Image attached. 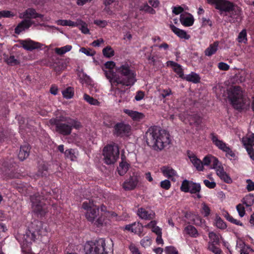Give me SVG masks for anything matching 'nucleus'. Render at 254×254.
<instances>
[{
    "label": "nucleus",
    "instance_id": "1",
    "mask_svg": "<svg viewBox=\"0 0 254 254\" xmlns=\"http://www.w3.org/2000/svg\"><path fill=\"white\" fill-rule=\"evenodd\" d=\"M145 137L147 145L157 151L163 150L171 142L169 133L157 126L150 127Z\"/></svg>",
    "mask_w": 254,
    "mask_h": 254
},
{
    "label": "nucleus",
    "instance_id": "2",
    "mask_svg": "<svg viewBox=\"0 0 254 254\" xmlns=\"http://www.w3.org/2000/svg\"><path fill=\"white\" fill-rule=\"evenodd\" d=\"M118 74L116 84L131 87L137 81V74L134 65L129 61H125L116 67Z\"/></svg>",
    "mask_w": 254,
    "mask_h": 254
},
{
    "label": "nucleus",
    "instance_id": "3",
    "mask_svg": "<svg viewBox=\"0 0 254 254\" xmlns=\"http://www.w3.org/2000/svg\"><path fill=\"white\" fill-rule=\"evenodd\" d=\"M50 122L52 125L55 126L56 132L63 136L70 135L73 128L79 129L82 127L81 123L77 119L62 115L51 119Z\"/></svg>",
    "mask_w": 254,
    "mask_h": 254
},
{
    "label": "nucleus",
    "instance_id": "4",
    "mask_svg": "<svg viewBox=\"0 0 254 254\" xmlns=\"http://www.w3.org/2000/svg\"><path fill=\"white\" fill-rule=\"evenodd\" d=\"M50 194V191L43 190L41 194L36 193L30 196L33 211L37 215L42 217L48 212L47 206L42 200L47 199Z\"/></svg>",
    "mask_w": 254,
    "mask_h": 254
},
{
    "label": "nucleus",
    "instance_id": "5",
    "mask_svg": "<svg viewBox=\"0 0 254 254\" xmlns=\"http://www.w3.org/2000/svg\"><path fill=\"white\" fill-rule=\"evenodd\" d=\"M228 97L233 107L239 110L244 105L243 94L241 88L238 86H232L227 90Z\"/></svg>",
    "mask_w": 254,
    "mask_h": 254
},
{
    "label": "nucleus",
    "instance_id": "6",
    "mask_svg": "<svg viewBox=\"0 0 254 254\" xmlns=\"http://www.w3.org/2000/svg\"><path fill=\"white\" fill-rule=\"evenodd\" d=\"M105 246V240L100 238L95 241L87 242L84 245V250L86 254H108Z\"/></svg>",
    "mask_w": 254,
    "mask_h": 254
},
{
    "label": "nucleus",
    "instance_id": "7",
    "mask_svg": "<svg viewBox=\"0 0 254 254\" xmlns=\"http://www.w3.org/2000/svg\"><path fill=\"white\" fill-rule=\"evenodd\" d=\"M119 147L118 144L114 143L113 144L106 145L103 150L105 163L108 165L115 163L119 157Z\"/></svg>",
    "mask_w": 254,
    "mask_h": 254
},
{
    "label": "nucleus",
    "instance_id": "8",
    "mask_svg": "<svg viewBox=\"0 0 254 254\" xmlns=\"http://www.w3.org/2000/svg\"><path fill=\"white\" fill-rule=\"evenodd\" d=\"M82 208L86 211L85 216L89 221L95 222L100 216L99 207L95 205L93 201H84L82 203Z\"/></svg>",
    "mask_w": 254,
    "mask_h": 254
},
{
    "label": "nucleus",
    "instance_id": "9",
    "mask_svg": "<svg viewBox=\"0 0 254 254\" xmlns=\"http://www.w3.org/2000/svg\"><path fill=\"white\" fill-rule=\"evenodd\" d=\"M131 129V126L129 125L124 122H119L116 123L113 132L116 136L123 137L128 136L130 134Z\"/></svg>",
    "mask_w": 254,
    "mask_h": 254
},
{
    "label": "nucleus",
    "instance_id": "10",
    "mask_svg": "<svg viewBox=\"0 0 254 254\" xmlns=\"http://www.w3.org/2000/svg\"><path fill=\"white\" fill-rule=\"evenodd\" d=\"M215 8L219 10L220 14L227 16V13L234 10L235 5L233 3L228 0H221Z\"/></svg>",
    "mask_w": 254,
    "mask_h": 254
},
{
    "label": "nucleus",
    "instance_id": "11",
    "mask_svg": "<svg viewBox=\"0 0 254 254\" xmlns=\"http://www.w3.org/2000/svg\"><path fill=\"white\" fill-rule=\"evenodd\" d=\"M139 176L133 174L128 179H126L123 184V188L125 190H133L137 187L139 182Z\"/></svg>",
    "mask_w": 254,
    "mask_h": 254
},
{
    "label": "nucleus",
    "instance_id": "12",
    "mask_svg": "<svg viewBox=\"0 0 254 254\" xmlns=\"http://www.w3.org/2000/svg\"><path fill=\"white\" fill-rule=\"evenodd\" d=\"M44 17L43 14L38 13L36 10L33 8H28L25 10L20 16V18H24L27 20L35 19L36 18H42Z\"/></svg>",
    "mask_w": 254,
    "mask_h": 254
},
{
    "label": "nucleus",
    "instance_id": "13",
    "mask_svg": "<svg viewBox=\"0 0 254 254\" xmlns=\"http://www.w3.org/2000/svg\"><path fill=\"white\" fill-rule=\"evenodd\" d=\"M113 90L114 92V95L116 97L120 98L119 102L127 101L129 100V90L127 89H121L119 87L114 88Z\"/></svg>",
    "mask_w": 254,
    "mask_h": 254
},
{
    "label": "nucleus",
    "instance_id": "14",
    "mask_svg": "<svg viewBox=\"0 0 254 254\" xmlns=\"http://www.w3.org/2000/svg\"><path fill=\"white\" fill-rule=\"evenodd\" d=\"M137 214L139 218L146 220H153L155 216V213L153 210H148L143 207L138 208Z\"/></svg>",
    "mask_w": 254,
    "mask_h": 254
},
{
    "label": "nucleus",
    "instance_id": "15",
    "mask_svg": "<svg viewBox=\"0 0 254 254\" xmlns=\"http://www.w3.org/2000/svg\"><path fill=\"white\" fill-rule=\"evenodd\" d=\"M21 46L27 51H31L34 49L41 48V44L30 39L21 40L19 41Z\"/></svg>",
    "mask_w": 254,
    "mask_h": 254
},
{
    "label": "nucleus",
    "instance_id": "16",
    "mask_svg": "<svg viewBox=\"0 0 254 254\" xmlns=\"http://www.w3.org/2000/svg\"><path fill=\"white\" fill-rule=\"evenodd\" d=\"M110 213V212L107 210V207L104 204L101 205L100 216L98 217L95 222H94L95 225L97 227L102 226L105 223V217H107Z\"/></svg>",
    "mask_w": 254,
    "mask_h": 254
},
{
    "label": "nucleus",
    "instance_id": "17",
    "mask_svg": "<svg viewBox=\"0 0 254 254\" xmlns=\"http://www.w3.org/2000/svg\"><path fill=\"white\" fill-rule=\"evenodd\" d=\"M124 112L130 117L132 120L136 122L140 121L145 117L143 113L129 109H125Z\"/></svg>",
    "mask_w": 254,
    "mask_h": 254
},
{
    "label": "nucleus",
    "instance_id": "18",
    "mask_svg": "<svg viewBox=\"0 0 254 254\" xmlns=\"http://www.w3.org/2000/svg\"><path fill=\"white\" fill-rule=\"evenodd\" d=\"M32 24V22L30 20L24 19L20 22L15 28L14 32L16 34H19L25 29L29 28Z\"/></svg>",
    "mask_w": 254,
    "mask_h": 254
},
{
    "label": "nucleus",
    "instance_id": "19",
    "mask_svg": "<svg viewBox=\"0 0 254 254\" xmlns=\"http://www.w3.org/2000/svg\"><path fill=\"white\" fill-rule=\"evenodd\" d=\"M30 149L31 147L28 143H25L21 146L18 155L19 159L21 161H23L29 156Z\"/></svg>",
    "mask_w": 254,
    "mask_h": 254
},
{
    "label": "nucleus",
    "instance_id": "20",
    "mask_svg": "<svg viewBox=\"0 0 254 254\" xmlns=\"http://www.w3.org/2000/svg\"><path fill=\"white\" fill-rule=\"evenodd\" d=\"M162 172L163 175L171 179L172 181H175V177L177 176L176 172L169 166H164L161 168Z\"/></svg>",
    "mask_w": 254,
    "mask_h": 254
},
{
    "label": "nucleus",
    "instance_id": "21",
    "mask_svg": "<svg viewBox=\"0 0 254 254\" xmlns=\"http://www.w3.org/2000/svg\"><path fill=\"white\" fill-rule=\"evenodd\" d=\"M102 69L104 72L105 76L109 80L111 84L112 85L117 86L118 84H116L115 81V79L118 77L116 71L115 72L113 70L105 69L104 68H102Z\"/></svg>",
    "mask_w": 254,
    "mask_h": 254
},
{
    "label": "nucleus",
    "instance_id": "22",
    "mask_svg": "<svg viewBox=\"0 0 254 254\" xmlns=\"http://www.w3.org/2000/svg\"><path fill=\"white\" fill-rule=\"evenodd\" d=\"M166 64L167 66L172 67L174 71L176 72L180 77L183 78L184 75L183 70L179 64L171 61H168Z\"/></svg>",
    "mask_w": 254,
    "mask_h": 254
},
{
    "label": "nucleus",
    "instance_id": "23",
    "mask_svg": "<svg viewBox=\"0 0 254 254\" xmlns=\"http://www.w3.org/2000/svg\"><path fill=\"white\" fill-rule=\"evenodd\" d=\"M169 27L171 30L179 38L187 40L190 39V36L187 34V32L185 30L177 28L172 24L170 25Z\"/></svg>",
    "mask_w": 254,
    "mask_h": 254
},
{
    "label": "nucleus",
    "instance_id": "24",
    "mask_svg": "<svg viewBox=\"0 0 254 254\" xmlns=\"http://www.w3.org/2000/svg\"><path fill=\"white\" fill-rule=\"evenodd\" d=\"M49 175L48 167L45 163L40 164L36 176L37 178L46 177Z\"/></svg>",
    "mask_w": 254,
    "mask_h": 254
},
{
    "label": "nucleus",
    "instance_id": "25",
    "mask_svg": "<svg viewBox=\"0 0 254 254\" xmlns=\"http://www.w3.org/2000/svg\"><path fill=\"white\" fill-rule=\"evenodd\" d=\"M218 41H215L213 44H210L209 46L205 50V55L208 57H210L213 54H215L218 50Z\"/></svg>",
    "mask_w": 254,
    "mask_h": 254
},
{
    "label": "nucleus",
    "instance_id": "26",
    "mask_svg": "<svg viewBox=\"0 0 254 254\" xmlns=\"http://www.w3.org/2000/svg\"><path fill=\"white\" fill-rule=\"evenodd\" d=\"M211 140L213 143L218 147L219 149L224 150L227 148V146L226 144L224 143L222 140L218 139L217 136H216L214 133L211 134Z\"/></svg>",
    "mask_w": 254,
    "mask_h": 254
},
{
    "label": "nucleus",
    "instance_id": "27",
    "mask_svg": "<svg viewBox=\"0 0 254 254\" xmlns=\"http://www.w3.org/2000/svg\"><path fill=\"white\" fill-rule=\"evenodd\" d=\"M180 22L184 26H190V14L186 12L180 15Z\"/></svg>",
    "mask_w": 254,
    "mask_h": 254
},
{
    "label": "nucleus",
    "instance_id": "28",
    "mask_svg": "<svg viewBox=\"0 0 254 254\" xmlns=\"http://www.w3.org/2000/svg\"><path fill=\"white\" fill-rule=\"evenodd\" d=\"M4 61L9 66H15L20 64V61L15 59V57L13 55L4 56Z\"/></svg>",
    "mask_w": 254,
    "mask_h": 254
},
{
    "label": "nucleus",
    "instance_id": "29",
    "mask_svg": "<svg viewBox=\"0 0 254 254\" xmlns=\"http://www.w3.org/2000/svg\"><path fill=\"white\" fill-rule=\"evenodd\" d=\"M201 190L200 184L193 183L191 182V194L195 193L194 195H191V197L194 198H200L201 195L199 194Z\"/></svg>",
    "mask_w": 254,
    "mask_h": 254
},
{
    "label": "nucleus",
    "instance_id": "30",
    "mask_svg": "<svg viewBox=\"0 0 254 254\" xmlns=\"http://www.w3.org/2000/svg\"><path fill=\"white\" fill-rule=\"evenodd\" d=\"M242 141L245 147L248 146L253 147L254 145V133H252L249 136L243 137Z\"/></svg>",
    "mask_w": 254,
    "mask_h": 254
},
{
    "label": "nucleus",
    "instance_id": "31",
    "mask_svg": "<svg viewBox=\"0 0 254 254\" xmlns=\"http://www.w3.org/2000/svg\"><path fill=\"white\" fill-rule=\"evenodd\" d=\"M129 164L127 162H121L118 167V172L120 176H124L128 171Z\"/></svg>",
    "mask_w": 254,
    "mask_h": 254
},
{
    "label": "nucleus",
    "instance_id": "32",
    "mask_svg": "<svg viewBox=\"0 0 254 254\" xmlns=\"http://www.w3.org/2000/svg\"><path fill=\"white\" fill-rule=\"evenodd\" d=\"M191 163L193 164V166L196 168L198 171H202L203 169L202 162L197 159L196 156L191 154Z\"/></svg>",
    "mask_w": 254,
    "mask_h": 254
},
{
    "label": "nucleus",
    "instance_id": "33",
    "mask_svg": "<svg viewBox=\"0 0 254 254\" xmlns=\"http://www.w3.org/2000/svg\"><path fill=\"white\" fill-rule=\"evenodd\" d=\"M139 9L140 11L151 14H155L156 13L155 10L149 6L147 2H144L140 5L139 7Z\"/></svg>",
    "mask_w": 254,
    "mask_h": 254
},
{
    "label": "nucleus",
    "instance_id": "34",
    "mask_svg": "<svg viewBox=\"0 0 254 254\" xmlns=\"http://www.w3.org/2000/svg\"><path fill=\"white\" fill-rule=\"evenodd\" d=\"M143 227H144L141 223H134L132 224V232L139 236H142Z\"/></svg>",
    "mask_w": 254,
    "mask_h": 254
},
{
    "label": "nucleus",
    "instance_id": "35",
    "mask_svg": "<svg viewBox=\"0 0 254 254\" xmlns=\"http://www.w3.org/2000/svg\"><path fill=\"white\" fill-rule=\"evenodd\" d=\"M193 122V125L195 127V129L196 130H199L200 128V125L202 123V118L201 117L197 115H194L192 117H191V122Z\"/></svg>",
    "mask_w": 254,
    "mask_h": 254
},
{
    "label": "nucleus",
    "instance_id": "36",
    "mask_svg": "<svg viewBox=\"0 0 254 254\" xmlns=\"http://www.w3.org/2000/svg\"><path fill=\"white\" fill-rule=\"evenodd\" d=\"M74 89L71 87H68L62 91L63 96L66 99L72 98L74 95Z\"/></svg>",
    "mask_w": 254,
    "mask_h": 254
},
{
    "label": "nucleus",
    "instance_id": "37",
    "mask_svg": "<svg viewBox=\"0 0 254 254\" xmlns=\"http://www.w3.org/2000/svg\"><path fill=\"white\" fill-rule=\"evenodd\" d=\"M243 203L247 207L251 206L254 203V196L253 194H249L247 195L242 200Z\"/></svg>",
    "mask_w": 254,
    "mask_h": 254
},
{
    "label": "nucleus",
    "instance_id": "38",
    "mask_svg": "<svg viewBox=\"0 0 254 254\" xmlns=\"http://www.w3.org/2000/svg\"><path fill=\"white\" fill-rule=\"evenodd\" d=\"M72 49L71 45H66L61 48H56L55 53L59 55H63L67 52L70 51Z\"/></svg>",
    "mask_w": 254,
    "mask_h": 254
},
{
    "label": "nucleus",
    "instance_id": "39",
    "mask_svg": "<svg viewBox=\"0 0 254 254\" xmlns=\"http://www.w3.org/2000/svg\"><path fill=\"white\" fill-rule=\"evenodd\" d=\"M102 53L104 56L108 58H110L115 55L114 50L110 46L105 47L102 50Z\"/></svg>",
    "mask_w": 254,
    "mask_h": 254
},
{
    "label": "nucleus",
    "instance_id": "40",
    "mask_svg": "<svg viewBox=\"0 0 254 254\" xmlns=\"http://www.w3.org/2000/svg\"><path fill=\"white\" fill-rule=\"evenodd\" d=\"M115 0H105L104 3L105 5V10L108 13L111 14L113 12L112 9V6L115 5Z\"/></svg>",
    "mask_w": 254,
    "mask_h": 254
},
{
    "label": "nucleus",
    "instance_id": "41",
    "mask_svg": "<svg viewBox=\"0 0 254 254\" xmlns=\"http://www.w3.org/2000/svg\"><path fill=\"white\" fill-rule=\"evenodd\" d=\"M180 120L185 124L190 125V116L189 114V112L181 113L179 115Z\"/></svg>",
    "mask_w": 254,
    "mask_h": 254
},
{
    "label": "nucleus",
    "instance_id": "42",
    "mask_svg": "<svg viewBox=\"0 0 254 254\" xmlns=\"http://www.w3.org/2000/svg\"><path fill=\"white\" fill-rule=\"evenodd\" d=\"M224 217L225 218L230 222L235 224L237 225L243 226V224L240 221L234 219L232 216H231L228 212H225L224 214Z\"/></svg>",
    "mask_w": 254,
    "mask_h": 254
},
{
    "label": "nucleus",
    "instance_id": "43",
    "mask_svg": "<svg viewBox=\"0 0 254 254\" xmlns=\"http://www.w3.org/2000/svg\"><path fill=\"white\" fill-rule=\"evenodd\" d=\"M208 237L211 241V244H219L220 241L218 234L213 232H210L208 234Z\"/></svg>",
    "mask_w": 254,
    "mask_h": 254
},
{
    "label": "nucleus",
    "instance_id": "44",
    "mask_svg": "<svg viewBox=\"0 0 254 254\" xmlns=\"http://www.w3.org/2000/svg\"><path fill=\"white\" fill-rule=\"evenodd\" d=\"M215 225L218 228L220 229H225L227 227L226 223L220 217H216Z\"/></svg>",
    "mask_w": 254,
    "mask_h": 254
},
{
    "label": "nucleus",
    "instance_id": "45",
    "mask_svg": "<svg viewBox=\"0 0 254 254\" xmlns=\"http://www.w3.org/2000/svg\"><path fill=\"white\" fill-rule=\"evenodd\" d=\"M238 41L240 43L243 42L244 43L247 41V32L245 29H243L239 33L238 37Z\"/></svg>",
    "mask_w": 254,
    "mask_h": 254
},
{
    "label": "nucleus",
    "instance_id": "46",
    "mask_svg": "<svg viewBox=\"0 0 254 254\" xmlns=\"http://www.w3.org/2000/svg\"><path fill=\"white\" fill-rule=\"evenodd\" d=\"M201 213L204 217H208L210 213V209L208 206L204 202L202 203Z\"/></svg>",
    "mask_w": 254,
    "mask_h": 254
},
{
    "label": "nucleus",
    "instance_id": "47",
    "mask_svg": "<svg viewBox=\"0 0 254 254\" xmlns=\"http://www.w3.org/2000/svg\"><path fill=\"white\" fill-rule=\"evenodd\" d=\"M78 26H80L79 29L83 33L86 34L89 33V30L87 28V25L85 22L82 21H80L78 22Z\"/></svg>",
    "mask_w": 254,
    "mask_h": 254
},
{
    "label": "nucleus",
    "instance_id": "48",
    "mask_svg": "<svg viewBox=\"0 0 254 254\" xmlns=\"http://www.w3.org/2000/svg\"><path fill=\"white\" fill-rule=\"evenodd\" d=\"M215 244H209L208 249L214 253L215 254H221L222 253V251L220 249L216 247Z\"/></svg>",
    "mask_w": 254,
    "mask_h": 254
},
{
    "label": "nucleus",
    "instance_id": "49",
    "mask_svg": "<svg viewBox=\"0 0 254 254\" xmlns=\"http://www.w3.org/2000/svg\"><path fill=\"white\" fill-rule=\"evenodd\" d=\"M116 64L113 61L107 62L104 64L102 68L105 69L113 70L115 68L116 69Z\"/></svg>",
    "mask_w": 254,
    "mask_h": 254
},
{
    "label": "nucleus",
    "instance_id": "50",
    "mask_svg": "<svg viewBox=\"0 0 254 254\" xmlns=\"http://www.w3.org/2000/svg\"><path fill=\"white\" fill-rule=\"evenodd\" d=\"M104 124L107 127L109 128L113 127L114 129L115 128V126L116 124L115 120L112 118L105 120Z\"/></svg>",
    "mask_w": 254,
    "mask_h": 254
},
{
    "label": "nucleus",
    "instance_id": "51",
    "mask_svg": "<svg viewBox=\"0 0 254 254\" xmlns=\"http://www.w3.org/2000/svg\"><path fill=\"white\" fill-rule=\"evenodd\" d=\"M79 51L88 56H93L96 53L95 51H92L91 49H87L84 47L81 48Z\"/></svg>",
    "mask_w": 254,
    "mask_h": 254
},
{
    "label": "nucleus",
    "instance_id": "52",
    "mask_svg": "<svg viewBox=\"0 0 254 254\" xmlns=\"http://www.w3.org/2000/svg\"><path fill=\"white\" fill-rule=\"evenodd\" d=\"M189 182L187 180H184L181 185V190L182 191L188 192L190 191Z\"/></svg>",
    "mask_w": 254,
    "mask_h": 254
},
{
    "label": "nucleus",
    "instance_id": "53",
    "mask_svg": "<svg viewBox=\"0 0 254 254\" xmlns=\"http://www.w3.org/2000/svg\"><path fill=\"white\" fill-rule=\"evenodd\" d=\"M236 208L241 217H243L245 215V209L243 204L241 203L238 204L236 206Z\"/></svg>",
    "mask_w": 254,
    "mask_h": 254
},
{
    "label": "nucleus",
    "instance_id": "54",
    "mask_svg": "<svg viewBox=\"0 0 254 254\" xmlns=\"http://www.w3.org/2000/svg\"><path fill=\"white\" fill-rule=\"evenodd\" d=\"M84 99L86 101H87L91 105H96V103L97 102V100L94 99L92 97L87 94H84Z\"/></svg>",
    "mask_w": 254,
    "mask_h": 254
},
{
    "label": "nucleus",
    "instance_id": "55",
    "mask_svg": "<svg viewBox=\"0 0 254 254\" xmlns=\"http://www.w3.org/2000/svg\"><path fill=\"white\" fill-rule=\"evenodd\" d=\"M165 251L166 254H178L177 250L173 246L166 247Z\"/></svg>",
    "mask_w": 254,
    "mask_h": 254
},
{
    "label": "nucleus",
    "instance_id": "56",
    "mask_svg": "<svg viewBox=\"0 0 254 254\" xmlns=\"http://www.w3.org/2000/svg\"><path fill=\"white\" fill-rule=\"evenodd\" d=\"M171 183L168 180H165L160 183V187L162 189L168 190L171 188Z\"/></svg>",
    "mask_w": 254,
    "mask_h": 254
},
{
    "label": "nucleus",
    "instance_id": "57",
    "mask_svg": "<svg viewBox=\"0 0 254 254\" xmlns=\"http://www.w3.org/2000/svg\"><path fill=\"white\" fill-rule=\"evenodd\" d=\"M221 180L223 181L225 183L227 184H231L232 183V179L228 174L225 173L221 177H219Z\"/></svg>",
    "mask_w": 254,
    "mask_h": 254
},
{
    "label": "nucleus",
    "instance_id": "58",
    "mask_svg": "<svg viewBox=\"0 0 254 254\" xmlns=\"http://www.w3.org/2000/svg\"><path fill=\"white\" fill-rule=\"evenodd\" d=\"M94 23L101 28L105 27L108 24L107 21L104 20H94Z\"/></svg>",
    "mask_w": 254,
    "mask_h": 254
},
{
    "label": "nucleus",
    "instance_id": "59",
    "mask_svg": "<svg viewBox=\"0 0 254 254\" xmlns=\"http://www.w3.org/2000/svg\"><path fill=\"white\" fill-rule=\"evenodd\" d=\"M200 77L196 73L191 72V82L197 83L200 82Z\"/></svg>",
    "mask_w": 254,
    "mask_h": 254
},
{
    "label": "nucleus",
    "instance_id": "60",
    "mask_svg": "<svg viewBox=\"0 0 254 254\" xmlns=\"http://www.w3.org/2000/svg\"><path fill=\"white\" fill-rule=\"evenodd\" d=\"M203 183L206 187L209 189H214L216 186V183L214 181L210 182L207 180H204Z\"/></svg>",
    "mask_w": 254,
    "mask_h": 254
},
{
    "label": "nucleus",
    "instance_id": "61",
    "mask_svg": "<svg viewBox=\"0 0 254 254\" xmlns=\"http://www.w3.org/2000/svg\"><path fill=\"white\" fill-rule=\"evenodd\" d=\"M212 157V156L210 155L206 156L203 158V161H202V163H203V165H205V166L209 165L211 163Z\"/></svg>",
    "mask_w": 254,
    "mask_h": 254
},
{
    "label": "nucleus",
    "instance_id": "62",
    "mask_svg": "<svg viewBox=\"0 0 254 254\" xmlns=\"http://www.w3.org/2000/svg\"><path fill=\"white\" fill-rule=\"evenodd\" d=\"M184 9L181 6H174L173 7V13L178 15L179 14H181L183 13Z\"/></svg>",
    "mask_w": 254,
    "mask_h": 254
},
{
    "label": "nucleus",
    "instance_id": "63",
    "mask_svg": "<svg viewBox=\"0 0 254 254\" xmlns=\"http://www.w3.org/2000/svg\"><path fill=\"white\" fill-rule=\"evenodd\" d=\"M247 183V189L249 191L254 190V183L250 179L246 181Z\"/></svg>",
    "mask_w": 254,
    "mask_h": 254
},
{
    "label": "nucleus",
    "instance_id": "64",
    "mask_svg": "<svg viewBox=\"0 0 254 254\" xmlns=\"http://www.w3.org/2000/svg\"><path fill=\"white\" fill-rule=\"evenodd\" d=\"M129 249L132 254H141L137 247L133 244H131Z\"/></svg>",
    "mask_w": 254,
    "mask_h": 254
}]
</instances>
